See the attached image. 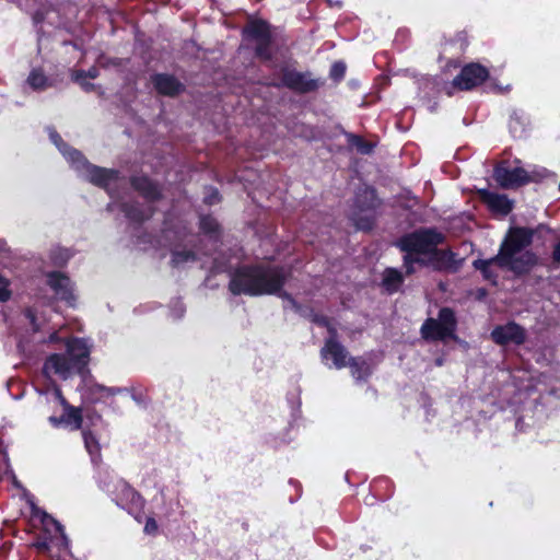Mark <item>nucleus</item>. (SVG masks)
<instances>
[{"label": "nucleus", "mask_w": 560, "mask_h": 560, "mask_svg": "<svg viewBox=\"0 0 560 560\" xmlns=\"http://www.w3.org/2000/svg\"><path fill=\"white\" fill-rule=\"evenodd\" d=\"M45 530L51 533L49 537L38 538L33 546L40 552H48L51 546L68 548V538L63 527L52 517L45 515L43 520Z\"/></svg>", "instance_id": "obj_12"}, {"label": "nucleus", "mask_w": 560, "mask_h": 560, "mask_svg": "<svg viewBox=\"0 0 560 560\" xmlns=\"http://www.w3.org/2000/svg\"><path fill=\"white\" fill-rule=\"evenodd\" d=\"M59 340H63V338H61L58 332H52L48 339L49 342H56Z\"/></svg>", "instance_id": "obj_41"}, {"label": "nucleus", "mask_w": 560, "mask_h": 560, "mask_svg": "<svg viewBox=\"0 0 560 560\" xmlns=\"http://www.w3.org/2000/svg\"><path fill=\"white\" fill-rule=\"evenodd\" d=\"M460 66V62L458 60H450L447 62V67L458 68Z\"/></svg>", "instance_id": "obj_42"}, {"label": "nucleus", "mask_w": 560, "mask_h": 560, "mask_svg": "<svg viewBox=\"0 0 560 560\" xmlns=\"http://www.w3.org/2000/svg\"><path fill=\"white\" fill-rule=\"evenodd\" d=\"M47 283L59 300L66 301L69 305H73V287L68 277L60 272H51L47 276Z\"/></svg>", "instance_id": "obj_16"}, {"label": "nucleus", "mask_w": 560, "mask_h": 560, "mask_svg": "<svg viewBox=\"0 0 560 560\" xmlns=\"http://www.w3.org/2000/svg\"><path fill=\"white\" fill-rule=\"evenodd\" d=\"M455 328V315L452 310L445 307L440 311L436 319H427L422 325L421 332L425 339L444 340L454 337Z\"/></svg>", "instance_id": "obj_10"}, {"label": "nucleus", "mask_w": 560, "mask_h": 560, "mask_svg": "<svg viewBox=\"0 0 560 560\" xmlns=\"http://www.w3.org/2000/svg\"><path fill=\"white\" fill-rule=\"evenodd\" d=\"M49 140H62L55 127H47Z\"/></svg>", "instance_id": "obj_38"}, {"label": "nucleus", "mask_w": 560, "mask_h": 560, "mask_svg": "<svg viewBox=\"0 0 560 560\" xmlns=\"http://www.w3.org/2000/svg\"><path fill=\"white\" fill-rule=\"evenodd\" d=\"M494 178L501 187L513 188L528 183L532 176L522 167L509 168L504 165H499L494 170Z\"/></svg>", "instance_id": "obj_14"}, {"label": "nucleus", "mask_w": 560, "mask_h": 560, "mask_svg": "<svg viewBox=\"0 0 560 560\" xmlns=\"http://www.w3.org/2000/svg\"><path fill=\"white\" fill-rule=\"evenodd\" d=\"M485 200L493 211L501 214H508L512 210L511 201L503 195L488 192Z\"/></svg>", "instance_id": "obj_20"}, {"label": "nucleus", "mask_w": 560, "mask_h": 560, "mask_svg": "<svg viewBox=\"0 0 560 560\" xmlns=\"http://www.w3.org/2000/svg\"><path fill=\"white\" fill-rule=\"evenodd\" d=\"M100 75V71L95 66H92L88 70H75L72 73V80L78 79H96Z\"/></svg>", "instance_id": "obj_29"}, {"label": "nucleus", "mask_w": 560, "mask_h": 560, "mask_svg": "<svg viewBox=\"0 0 560 560\" xmlns=\"http://www.w3.org/2000/svg\"><path fill=\"white\" fill-rule=\"evenodd\" d=\"M150 81L161 96L177 97L186 90L185 84L171 73H154Z\"/></svg>", "instance_id": "obj_13"}, {"label": "nucleus", "mask_w": 560, "mask_h": 560, "mask_svg": "<svg viewBox=\"0 0 560 560\" xmlns=\"http://www.w3.org/2000/svg\"><path fill=\"white\" fill-rule=\"evenodd\" d=\"M26 316L30 319L31 324L33 325L34 329L37 330L38 329V325L36 324V318H35V315H34L33 311L28 310L26 312Z\"/></svg>", "instance_id": "obj_39"}, {"label": "nucleus", "mask_w": 560, "mask_h": 560, "mask_svg": "<svg viewBox=\"0 0 560 560\" xmlns=\"http://www.w3.org/2000/svg\"><path fill=\"white\" fill-rule=\"evenodd\" d=\"M402 282L400 272L396 269L388 268L384 272L383 283L387 291H396Z\"/></svg>", "instance_id": "obj_25"}, {"label": "nucleus", "mask_w": 560, "mask_h": 560, "mask_svg": "<svg viewBox=\"0 0 560 560\" xmlns=\"http://www.w3.org/2000/svg\"><path fill=\"white\" fill-rule=\"evenodd\" d=\"M82 434H83L84 446H85L88 453L90 454L92 460L96 462V459L100 457V451H101L98 441L95 439V436L91 432H88L86 430H83Z\"/></svg>", "instance_id": "obj_26"}, {"label": "nucleus", "mask_w": 560, "mask_h": 560, "mask_svg": "<svg viewBox=\"0 0 560 560\" xmlns=\"http://www.w3.org/2000/svg\"><path fill=\"white\" fill-rule=\"evenodd\" d=\"M378 205L375 191L364 187L355 197L352 220L360 230H370L375 219V209Z\"/></svg>", "instance_id": "obj_9"}, {"label": "nucleus", "mask_w": 560, "mask_h": 560, "mask_svg": "<svg viewBox=\"0 0 560 560\" xmlns=\"http://www.w3.org/2000/svg\"><path fill=\"white\" fill-rule=\"evenodd\" d=\"M205 201L209 205H213L219 201V194L217 189L211 188L207 196L205 197Z\"/></svg>", "instance_id": "obj_35"}, {"label": "nucleus", "mask_w": 560, "mask_h": 560, "mask_svg": "<svg viewBox=\"0 0 560 560\" xmlns=\"http://www.w3.org/2000/svg\"><path fill=\"white\" fill-rule=\"evenodd\" d=\"M12 296V290L10 289V280L0 275V301L7 302Z\"/></svg>", "instance_id": "obj_30"}, {"label": "nucleus", "mask_w": 560, "mask_h": 560, "mask_svg": "<svg viewBox=\"0 0 560 560\" xmlns=\"http://www.w3.org/2000/svg\"><path fill=\"white\" fill-rule=\"evenodd\" d=\"M347 66L343 61H335L329 70V78L335 82L339 83L345 79Z\"/></svg>", "instance_id": "obj_27"}, {"label": "nucleus", "mask_w": 560, "mask_h": 560, "mask_svg": "<svg viewBox=\"0 0 560 560\" xmlns=\"http://www.w3.org/2000/svg\"><path fill=\"white\" fill-rule=\"evenodd\" d=\"M57 143L59 151L72 167H74L91 183L108 189L112 183H116L118 180L117 172L107 168H100L89 164L82 154L78 150L71 148L68 142Z\"/></svg>", "instance_id": "obj_6"}, {"label": "nucleus", "mask_w": 560, "mask_h": 560, "mask_svg": "<svg viewBox=\"0 0 560 560\" xmlns=\"http://www.w3.org/2000/svg\"><path fill=\"white\" fill-rule=\"evenodd\" d=\"M442 235L433 230H420L404 236L398 245L406 253L404 262L407 273L415 271L413 265H423L432 257L436 259H453L452 252H439L438 245L442 242Z\"/></svg>", "instance_id": "obj_3"}, {"label": "nucleus", "mask_w": 560, "mask_h": 560, "mask_svg": "<svg viewBox=\"0 0 560 560\" xmlns=\"http://www.w3.org/2000/svg\"><path fill=\"white\" fill-rule=\"evenodd\" d=\"M26 81L34 91H44L52 85L42 68H33Z\"/></svg>", "instance_id": "obj_21"}, {"label": "nucleus", "mask_w": 560, "mask_h": 560, "mask_svg": "<svg viewBox=\"0 0 560 560\" xmlns=\"http://www.w3.org/2000/svg\"><path fill=\"white\" fill-rule=\"evenodd\" d=\"M244 40L254 42V54L260 61H271L273 59L272 45L275 42L272 25L264 19H249L242 28Z\"/></svg>", "instance_id": "obj_7"}, {"label": "nucleus", "mask_w": 560, "mask_h": 560, "mask_svg": "<svg viewBox=\"0 0 560 560\" xmlns=\"http://www.w3.org/2000/svg\"><path fill=\"white\" fill-rule=\"evenodd\" d=\"M46 394L49 395L52 399L59 401L60 405L63 407L62 416H50L48 418V421L54 427L62 425L71 430H78L82 424L81 410L79 408L70 406L62 397L60 388H58L55 385H52L51 388L46 392Z\"/></svg>", "instance_id": "obj_11"}, {"label": "nucleus", "mask_w": 560, "mask_h": 560, "mask_svg": "<svg viewBox=\"0 0 560 560\" xmlns=\"http://www.w3.org/2000/svg\"><path fill=\"white\" fill-rule=\"evenodd\" d=\"M72 81L78 83L84 92H92L95 89V84L86 81V79H78Z\"/></svg>", "instance_id": "obj_34"}, {"label": "nucleus", "mask_w": 560, "mask_h": 560, "mask_svg": "<svg viewBox=\"0 0 560 560\" xmlns=\"http://www.w3.org/2000/svg\"><path fill=\"white\" fill-rule=\"evenodd\" d=\"M491 337L498 345H521L525 340V331L517 324L509 323L506 325L495 327L491 332Z\"/></svg>", "instance_id": "obj_15"}, {"label": "nucleus", "mask_w": 560, "mask_h": 560, "mask_svg": "<svg viewBox=\"0 0 560 560\" xmlns=\"http://www.w3.org/2000/svg\"><path fill=\"white\" fill-rule=\"evenodd\" d=\"M114 500L118 506L124 510L131 511L133 508L141 505V497L130 486L125 482H118Z\"/></svg>", "instance_id": "obj_18"}, {"label": "nucleus", "mask_w": 560, "mask_h": 560, "mask_svg": "<svg viewBox=\"0 0 560 560\" xmlns=\"http://www.w3.org/2000/svg\"><path fill=\"white\" fill-rule=\"evenodd\" d=\"M88 390L90 398L95 401L119 393L118 388L106 387L100 384H91Z\"/></svg>", "instance_id": "obj_24"}, {"label": "nucleus", "mask_w": 560, "mask_h": 560, "mask_svg": "<svg viewBox=\"0 0 560 560\" xmlns=\"http://www.w3.org/2000/svg\"><path fill=\"white\" fill-rule=\"evenodd\" d=\"M320 354L325 364L331 360L336 369H342L349 364L350 358L347 350L332 337L326 341Z\"/></svg>", "instance_id": "obj_17"}, {"label": "nucleus", "mask_w": 560, "mask_h": 560, "mask_svg": "<svg viewBox=\"0 0 560 560\" xmlns=\"http://www.w3.org/2000/svg\"><path fill=\"white\" fill-rule=\"evenodd\" d=\"M133 187L148 199H155L160 196L158 186L147 177H136L132 179Z\"/></svg>", "instance_id": "obj_22"}, {"label": "nucleus", "mask_w": 560, "mask_h": 560, "mask_svg": "<svg viewBox=\"0 0 560 560\" xmlns=\"http://www.w3.org/2000/svg\"><path fill=\"white\" fill-rule=\"evenodd\" d=\"M355 144V149L358 152L360 153H369L371 151V148H372V142H363V141H360V142H354Z\"/></svg>", "instance_id": "obj_36"}, {"label": "nucleus", "mask_w": 560, "mask_h": 560, "mask_svg": "<svg viewBox=\"0 0 560 560\" xmlns=\"http://www.w3.org/2000/svg\"><path fill=\"white\" fill-rule=\"evenodd\" d=\"M284 282V272L271 267H242L231 277L230 291L235 294L262 295L278 292Z\"/></svg>", "instance_id": "obj_2"}, {"label": "nucleus", "mask_w": 560, "mask_h": 560, "mask_svg": "<svg viewBox=\"0 0 560 560\" xmlns=\"http://www.w3.org/2000/svg\"><path fill=\"white\" fill-rule=\"evenodd\" d=\"M143 530L147 535L155 536L159 530L156 521L153 517H148Z\"/></svg>", "instance_id": "obj_33"}, {"label": "nucleus", "mask_w": 560, "mask_h": 560, "mask_svg": "<svg viewBox=\"0 0 560 560\" xmlns=\"http://www.w3.org/2000/svg\"><path fill=\"white\" fill-rule=\"evenodd\" d=\"M122 59L121 58H118V57H110V58H107L106 61L102 65V67L106 68V67H120L122 66Z\"/></svg>", "instance_id": "obj_37"}, {"label": "nucleus", "mask_w": 560, "mask_h": 560, "mask_svg": "<svg viewBox=\"0 0 560 560\" xmlns=\"http://www.w3.org/2000/svg\"><path fill=\"white\" fill-rule=\"evenodd\" d=\"M67 353H52L44 362L43 375L51 380L58 376L68 380L77 373H81L89 363L91 346L86 340L80 338L67 339Z\"/></svg>", "instance_id": "obj_4"}, {"label": "nucleus", "mask_w": 560, "mask_h": 560, "mask_svg": "<svg viewBox=\"0 0 560 560\" xmlns=\"http://www.w3.org/2000/svg\"><path fill=\"white\" fill-rule=\"evenodd\" d=\"M489 78L490 71L486 66L471 61L460 68L459 73L452 80L451 88L460 92L472 91L486 83Z\"/></svg>", "instance_id": "obj_8"}, {"label": "nucleus", "mask_w": 560, "mask_h": 560, "mask_svg": "<svg viewBox=\"0 0 560 560\" xmlns=\"http://www.w3.org/2000/svg\"><path fill=\"white\" fill-rule=\"evenodd\" d=\"M348 366L357 381L365 380L372 372L370 364L362 359H349Z\"/></svg>", "instance_id": "obj_23"}, {"label": "nucleus", "mask_w": 560, "mask_h": 560, "mask_svg": "<svg viewBox=\"0 0 560 560\" xmlns=\"http://www.w3.org/2000/svg\"><path fill=\"white\" fill-rule=\"evenodd\" d=\"M200 228L208 233H212L218 229L217 221L211 217H203L200 220Z\"/></svg>", "instance_id": "obj_32"}, {"label": "nucleus", "mask_w": 560, "mask_h": 560, "mask_svg": "<svg viewBox=\"0 0 560 560\" xmlns=\"http://www.w3.org/2000/svg\"><path fill=\"white\" fill-rule=\"evenodd\" d=\"M532 129L530 119L527 114L522 110H514L509 119V130L514 139H522L528 136Z\"/></svg>", "instance_id": "obj_19"}, {"label": "nucleus", "mask_w": 560, "mask_h": 560, "mask_svg": "<svg viewBox=\"0 0 560 560\" xmlns=\"http://www.w3.org/2000/svg\"><path fill=\"white\" fill-rule=\"evenodd\" d=\"M348 140H355V141H359V140H364L363 137L361 136H358V135H349L348 136Z\"/></svg>", "instance_id": "obj_43"}, {"label": "nucleus", "mask_w": 560, "mask_h": 560, "mask_svg": "<svg viewBox=\"0 0 560 560\" xmlns=\"http://www.w3.org/2000/svg\"><path fill=\"white\" fill-rule=\"evenodd\" d=\"M533 231L526 228H512L508 232L500 250L490 259L474 261L485 279L495 283L498 269H506L516 275L528 272L537 262V257L525 248L532 243Z\"/></svg>", "instance_id": "obj_1"}, {"label": "nucleus", "mask_w": 560, "mask_h": 560, "mask_svg": "<svg viewBox=\"0 0 560 560\" xmlns=\"http://www.w3.org/2000/svg\"><path fill=\"white\" fill-rule=\"evenodd\" d=\"M195 260V254L189 250L174 249L172 261L174 265L179 266L182 264Z\"/></svg>", "instance_id": "obj_28"}, {"label": "nucleus", "mask_w": 560, "mask_h": 560, "mask_svg": "<svg viewBox=\"0 0 560 560\" xmlns=\"http://www.w3.org/2000/svg\"><path fill=\"white\" fill-rule=\"evenodd\" d=\"M122 211L126 213V215L132 220H144L147 217L140 212L138 209H136L133 206H127L122 205Z\"/></svg>", "instance_id": "obj_31"}, {"label": "nucleus", "mask_w": 560, "mask_h": 560, "mask_svg": "<svg viewBox=\"0 0 560 560\" xmlns=\"http://www.w3.org/2000/svg\"><path fill=\"white\" fill-rule=\"evenodd\" d=\"M553 258H555V260L560 262V242L555 247Z\"/></svg>", "instance_id": "obj_40"}, {"label": "nucleus", "mask_w": 560, "mask_h": 560, "mask_svg": "<svg viewBox=\"0 0 560 560\" xmlns=\"http://www.w3.org/2000/svg\"><path fill=\"white\" fill-rule=\"evenodd\" d=\"M272 79V86L284 88L299 95L316 93L325 85L324 79L314 78L311 71H299L288 63L281 65Z\"/></svg>", "instance_id": "obj_5"}]
</instances>
